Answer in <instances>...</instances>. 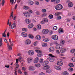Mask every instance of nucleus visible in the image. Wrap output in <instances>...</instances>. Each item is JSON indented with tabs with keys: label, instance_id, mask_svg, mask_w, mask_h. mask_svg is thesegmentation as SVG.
Returning <instances> with one entry per match:
<instances>
[{
	"label": "nucleus",
	"instance_id": "obj_1",
	"mask_svg": "<svg viewBox=\"0 0 75 75\" xmlns=\"http://www.w3.org/2000/svg\"><path fill=\"white\" fill-rule=\"evenodd\" d=\"M63 8V6L61 4L57 5L55 6V9L57 10H60Z\"/></svg>",
	"mask_w": 75,
	"mask_h": 75
},
{
	"label": "nucleus",
	"instance_id": "obj_2",
	"mask_svg": "<svg viewBox=\"0 0 75 75\" xmlns=\"http://www.w3.org/2000/svg\"><path fill=\"white\" fill-rule=\"evenodd\" d=\"M49 57H50L49 58V60L50 62H54V56L52 54H49Z\"/></svg>",
	"mask_w": 75,
	"mask_h": 75
},
{
	"label": "nucleus",
	"instance_id": "obj_3",
	"mask_svg": "<svg viewBox=\"0 0 75 75\" xmlns=\"http://www.w3.org/2000/svg\"><path fill=\"white\" fill-rule=\"evenodd\" d=\"M49 32V30L47 29H44L42 30V33L43 34H48Z\"/></svg>",
	"mask_w": 75,
	"mask_h": 75
},
{
	"label": "nucleus",
	"instance_id": "obj_4",
	"mask_svg": "<svg viewBox=\"0 0 75 75\" xmlns=\"http://www.w3.org/2000/svg\"><path fill=\"white\" fill-rule=\"evenodd\" d=\"M51 38L53 40H57L58 39V37L56 35H52Z\"/></svg>",
	"mask_w": 75,
	"mask_h": 75
},
{
	"label": "nucleus",
	"instance_id": "obj_5",
	"mask_svg": "<svg viewBox=\"0 0 75 75\" xmlns=\"http://www.w3.org/2000/svg\"><path fill=\"white\" fill-rule=\"evenodd\" d=\"M28 54L29 55L31 56L33 55L34 54V52L33 51V50H30L28 51Z\"/></svg>",
	"mask_w": 75,
	"mask_h": 75
},
{
	"label": "nucleus",
	"instance_id": "obj_6",
	"mask_svg": "<svg viewBox=\"0 0 75 75\" xmlns=\"http://www.w3.org/2000/svg\"><path fill=\"white\" fill-rule=\"evenodd\" d=\"M62 46L60 44H58L56 46L55 48L57 50H59L60 48H62Z\"/></svg>",
	"mask_w": 75,
	"mask_h": 75
},
{
	"label": "nucleus",
	"instance_id": "obj_7",
	"mask_svg": "<svg viewBox=\"0 0 75 75\" xmlns=\"http://www.w3.org/2000/svg\"><path fill=\"white\" fill-rule=\"evenodd\" d=\"M23 13L24 15L25 16V17H30V15H31V14L30 13H28V12L25 13Z\"/></svg>",
	"mask_w": 75,
	"mask_h": 75
},
{
	"label": "nucleus",
	"instance_id": "obj_8",
	"mask_svg": "<svg viewBox=\"0 0 75 75\" xmlns=\"http://www.w3.org/2000/svg\"><path fill=\"white\" fill-rule=\"evenodd\" d=\"M21 35L23 37H27V34L25 32H22L21 33Z\"/></svg>",
	"mask_w": 75,
	"mask_h": 75
},
{
	"label": "nucleus",
	"instance_id": "obj_9",
	"mask_svg": "<svg viewBox=\"0 0 75 75\" xmlns=\"http://www.w3.org/2000/svg\"><path fill=\"white\" fill-rule=\"evenodd\" d=\"M50 68V66L48 65H47L43 67V69L44 70H47V69H48Z\"/></svg>",
	"mask_w": 75,
	"mask_h": 75
},
{
	"label": "nucleus",
	"instance_id": "obj_10",
	"mask_svg": "<svg viewBox=\"0 0 75 75\" xmlns=\"http://www.w3.org/2000/svg\"><path fill=\"white\" fill-rule=\"evenodd\" d=\"M57 64L58 65H59V66H62L63 65L62 62L60 61H58L57 62Z\"/></svg>",
	"mask_w": 75,
	"mask_h": 75
},
{
	"label": "nucleus",
	"instance_id": "obj_11",
	"mask_svg": "<svg viewBox=\"0 0 75 75\" xmlns=\"http://www.w3.org/2000/svg\"><path fill=\"white\" fill-rule=\"evenodd\" d=\"M25 44H26V45L30 44H31V40L29 39L27 40L25 42Z\"/></svg>",
	"mask_w": 75,
	"mask_h": 75
},
{
	"label": "nucleus",
	"instance_id": "obj_12",
	"mask_svg": "<svg viewBox=\"0 0 75 75\" xmlns=\"http://www.w3.org/2000/svg\"><path fill=\"white\" fill-rule=\"evenodd\" d=\"M54 67L55 69L57 70H61V67L58 66H54Z\"/></svg>",
	"mask_w": 75,
	"mask_h": 75
},
{
	"label": "nucleus",
	"instance_id": "obj_13",
	"mask_svg": "<svg viewBox=\"0 0 75 75\" xmlns=\"http://www.w3.org/2000/svg\"><path fill=\"white\" fill-rule=\"evenodd\" d=\"M49 51L50 52H53L54 51V48L53 47H51L49 49Z\"/></svg>",
	"mask_w": 75,
	"mask_h": 75
},
{
	"label": "nucleus",
	"instance_id": "obj_14",
	"mask_svg": "<svg viewBox=\"0 0 75 75\" xmlns=\"http://www.w3.org/2000/svg\"><path fill=\"white\" fill-rule=\"evenodd\" d=\"M48 61H46L43 62L42 64V65L43 66H44V65H47L48 64Z\"/></svg>",
	"mask_w": 75,
	"mask_h": 75
},
{
	"label": "nucleus",
	"instance_id": "obj_15",
	"mask_svg": "<svg viewBox=\"0 0 75 75\" xmlns=\"http://www.w3.org/2000/svg\"><path fill=\"white\" fill-rule=\"evenodd\" d=\"M66 51V49L65 48H63L61 49L60 51L62 53H64Z\"/></svg>",
	"mask_w": 75,
	"mask_h": 75
},
{
	"label": "nucleus",
	"instance_id": "obj_16",
	"mask_svg": "<svg viewBox=\"0 0 75 75\" xmlns=\"http://www.w3.org/2000/svg\"><path fill=\"white\" fill-rule=\"evenodd\" d=\"M35 38L37 40H41V36L38 35L36 36Z\"/></svg>",
	"mask_w": 75,
	"mask_h": 75
},
{
	"label": "nucleus",
	"instance_id": "obj_17",
	"mask_svg": "<svg viewBox=\"0 0 75 75\" xmlns=\"http://www.w3.org/2000/svg\"><path fill=\"white\" fill-rule=\"evenodd\" d=\"M15 27H16V24L15 23H13L11 26V29H13Z\"/></svg>",
	"mask_w": 75,
	"mask_h": 75
},
{
	"label": "nucleus",
	"instance_id": "obj_18",
	"mask_svg": "<svg viewBox=\"0 0 75 75\" xmlns=\"http://www.w3.org/2000/svg\"><path fill=\"white\" fill-rule=\"evenodd\" d=\"M29 69L30 71H34L35 67L33 66H30L29 67Z\"/></svg>",
	"mask_w": 75,
	"mask_h": 75
},
{
	"label": "nucleus",
	"instance_id": "obj_19",
	"mask_svg": "<svg viewBox=\"0 0 75 75\" xmlns=\"http://www.w3.org/2000/svg\"><path fill=\"white\" fill-rule=\"evenodd\" d=\"M34 26V25L33 23H31L28 26V28H32L33 26Z\"/></svg>",
	"mask_w": 75,
	"mask_h": 75
},
{
	"label": "nucleus",
	"instance_id": "obj_20",
	"mask_svg": "<svg viewBox=\"0 0 75 75\" xmlns=\"http://www.w3.org/2000/svg\"><path fill=\"white\" fill-rule=\"evenodd\" d=\"M30 22L31 21H30V20H29L28 19H26V20L25 21V23H26V24H30Z\"/></svg>",
	"mask_w": 75,
	"mask_h": 75
},
{
	"label": "nucleus",
	"instance_id": "obj_21",
	"mask_svg": "<svg viewBox=\"0 0 75 75\" xmlns=\"http://www.w3.org/2000/svg\"><path fill=\"white\" fill-rule=\"evenodd\" d=\"M39 60V59H38V57H36L34 61V63L35 64L36 63H38V62Z\"/></svg>",
	"mask_w": 75,
	"mask_h": 75
},
{
	"label": "nucleus",
	"instance_id": "obj_22",
	"mask_svg": "<svg viewBox=\"0 0 75 75\" xmlns=\"http://www.w3.org/2000/svg\"><path fill=\"white\" fill-rule=\"evenodd\" d=\"M7 46L8 47L9 50H12V48L11 47V46L9 45V43L8 42H7Z\"/></svg>",
	"mask_w": 75,
	"mask_h": 75
},
{
	"label": "nucleus",
	"instance_id": "obj_23",
	"mask_svg": "<svg viewBox=\"0 0 75 75\" xmlns=\"http://www.w3.org/2000/svg\"><path fill=\"white\" fill-rule=\"evenodd\" d=\"M69 75V73L67 71H64L63 72V75Z\"/></svg>",
	"mask_w": 75,
	"mask_h": 75
},
{
	"label": "nucleus",
	"instance_id": "obj_24",
	"mask_svg": "<svg viewBox=\"0 0 75 75\" xmlns=\"http://www.w3.org/2000/svg\"><path fill=\"white\" fill-rule=\"evenodd\" d=\"M61 18V16H57L56 17V20H60Z\"/></svg>",
	"mask_w": 75,
	"mask_h": 75
},
{
	"label": "nucleus",
	"instance_id": "obj_25",
	"mask_svg": "<svg viewBox=\"0 0 75 75\" xmlns=\"http://www.w3.org/2000/svg\"><path fill=\"white\" fill-rule=\"evenodd\" d=\"M73 6V4H72V3L70 2V3H69L68 4V6L69 7H72V6Z\"/></svg>",
	"mask_w": 75,
	"mask_h": 75
},
{
	"label": "nucleus",
	"instance_id": "obj_26",
	"mask_svg": "<svg viewBox=\"0 0 75 75\" xmlns=\"http://www.w3.org/2000/svg\"><path fill=\"white\" fill-rule=\"evenodd\" d=\"M10 1L12 4H14L13 3H16V0H10Z\"/></svg>",
	"mask_w": 75,
	"mask_h": 75
},
{
	"label": "nucleus",
	"instance_id": "obj_27",
	"mask_svg": "<svg viewBox=\"0 0 75 75\" xmlns=\"http://www.w3.org/2000/svg\"><path fill=\"white\" fill-rule=\"evenodd\" d=\"M61 14V13L60 12H57L55 13L54 15L55 16H57V17H58V16H59Z\"/></svg>",
	"mask_w": 75,
	"mask_h": 75
},
{
	"label": "nucleus",
	"instance_id": "obj_28",
	"mask_svg": "<svg viewBox=\"0 0 75 75\" xmlns=\"http://www.w3.org/2000/svg\"><path fill=\"white\" fill-rule=\"evenodd\" d=\"M6 30H5V31L4 32V33L2 34V37H6V35H7V34H6Z\"/></svg>",
	"mask_w": 75,
	"mask_h": 75
},
{
	"label": "nucleus",
	"instance_id": "obj_29",
	"mask_svg": "<svg viewBox=\"0 0 75 75\" xmlns=\"http://www.w3.org/2000/svg\"><path fill=\"white\" fill-rule=\"evenodd\" d=\"M28 37L29 38H31L32 39L34 38V36H33V35L31 34H29L28 35Z\"/></svg>",
	"mask_w": 75,
	"mask_h": 75
},
{
	"label": "nucleus",
	"instance_id": "obj_30",
	"mask_svg": "<svg viewBox=\"0 0 75 75\" xmlns=\"http://www.w3.org/2000/svg\"><path fill=\"white\" fill-rule=\"evenodd\" d=\"M43 41L45 42H48L50 41V39L48 38H45L43 39Z\"/></svg>",
	"mask_w": 75,
	"mask_h": 75
},
{
	"label": "nucleus",
	"instance_id": "obj_31",
	"mask_svg": "<svg viewBox=\"0 0 75 75\" xmlns=\"http://www.w3.org/2000/svg\"><path fill=\"white\" fill-rule=\"evenodd\" d=\"M37 28L38 30H40L41 28V26L40 25H38L37 26Z\"/></svg>",
	"mask_w": 75,
	"mask_h": 75
},
{
	"label": "nucleus",
	"instance_id": "obj_32",
	"mask_svg": "<svg viewBox=\"0 0 75 75\" xmlns=\"http://www.w3.org/2000/svg\"><path fill=\"white\" fill-rule=\"evenodd\" d=\"M23 8L24 9H25V10H28V9H29V8H30L28 6H24L23 7Z\"/></svg>",
	"mask_w": 75,
	"mask_h": 75
},
{
	"label": "nucleus",
	"instance_id": "obj_33",
	"mask_svg": "<svg viewBox=\"0 0 75 75\" xmlns=\"http://www.w3.org/2000/svg\"><path fill=\"white\" fill-rule=\"evenodd\" d=\"M35 66L36 67H37L38 68V67H40V66H41V65H40V64H35Z\"/></svg>",
	"mask_w": 75,
	"mask_h": 75
},
{
	"label": "nucleus",
	"instance_id": "obj_34",
	"mask_svg": "<svg viewBox=\"0 0 75 75\" xmlns=\"http://www.w3.org/2000/svg\"><path fill=\"white\" fill-rule=\"evenodd\" d=\"M28 63H30L31 61H32V59L30 58H28Z\"/></svg>",
	"mask_w": 75,
	"mask_h": 75
},
{
	"label": "nucleus",
	"instance_id": "obj_35",
	"mask_svg": "<svg viewBox=\"0 0 75 75\" xmlns=\"http://www.w3.org/2000/svg\"><path fill=\"white\" fill-rule=\"evenodd\" d=\"M71 54H73L75 52V49H73L71 50Z\"/></svg>",
	"mask_w": 75,
	"mask_h": 75
},
{
	"label": "nucleus",
	"instance_id": "obj_36",
	"mask_svg": "<svg viewBox=\"0 0 75 75\" xmlns=\"http://www.w3.org/2000/svg\"><path fill=\"white\" fill-rule=\"evenodd\" d=\"M49 18L50 19H52L53 18V15L52 14L50 15L49 16Z\"/></svg>",
	"mask_w": 75,
	"mask_h": 75
},
{
	"label": "nucleus",
	"instance_id": "obj_37",
	"mask_svg": "<svg viewBox=\"0 0 75 75\" xmlns=\"http://www.w3.org/2000/svg\"><path fill=\"white\" fill-rule=\"evenodd\" d=\"M29 4L30 5H33L34 4V2L33 1H30L29 2Z\"/></svg>",
	"mask_w": 75,
	"mask_h": 75
},
{
	"label": "nucleus",
	"instance_id": "obj_38",
	"mask_svg": "<svg viewBox=\"0 0 75 75\" xmlns=\"http://www.w3.org/2000/svg\"><path fill=\"white\" fill-rule=\"evenodd\" d=\"M42 47H47V43H43L42 44Z\"/></svg>",
	"mask_w": 75,
	"mask_h": 75
},
{
	"label": "nucleus",
	"instance_id": "obj_39",
	"mask_svg": "<svg viewBox=\"0 0 75 75\" xmlns=\"http://www.w3.org/2000/svg\"><path fill=\"white\" fill-rule=\"evenodd\" d=\"M58 32L59 33H60V32L61 33H64V31H63V30L61 29V28H60L59 29V30Z\"/></svg>",
	"mask_w": 75,
	"mask_h": 75
},
{
	"label": "nucleus",
	"instance_id": "obj_40",
	"mask_svg": "<svg viewBox=\"0 0 75 75\" xmlns=\"http://www.w3.org/2000/svg\"><path fill=\"white\" fill-rule=\"evenodd\" d=\"M71 60L72 62H75V57H73L71 58Z\"/></svg>",
	"mask_w": 75,
	"mask_h": 75
},
{
	"label": "nucleus",
	"instance_id": "obj_41",
	"mask_svg": "<svg viewBox=\"0 0 75 75\" xmlns=\"http://www.w3.org/2000/svg\"><path fill=\"white\" fill-rule=\"evenodd\" d=\"M69 67H74V64H73V63H70L69 64Z\"/></svg>",
	"mask_w": 75,
	"mask_h": 75
},
{
	"label": "nucleus",
	"instance_id": "obj_42",
	"mask_svg": "<svg viewBox=\"0 0 75 75\" xmlns=\"http://www.w3.org/2000/svg\"><path fill=\"white\" fill-rule=\"evenodd\" d=\"M46 72L48 73V74H50V73L52 72V71L51 70H48L46 71Z\"/></svg>",
	"mask_w": 75,
	"mask_h": 75
},
{
	"label": "nucleus",
	"instance_id": "obj_43",
	"mask_svg": "<svg viewBox=\"0 0 75 75\" xmlns=\"http://www.w3.org/2000/svg\"><path fill=\"white\" fill-rule=\"evenodd\" d=\"M69 71L70 72H71V71H74V69L71 67H70L69 68Z\"/></svg>",
	"mask_w": 75,
	"mask_h": 75
},
{
	"label": "nucleus",
	"instance_id": "obj_44",
	"mask_svg": "<svg viewBox=\"0 0 75 75\" xmlns=\"http://www.w3.org/2000/svg\"><path fill=\"white\" fill-rule=\"evenodd\" d=\"M22 30L23 31L27 32L28 31V30L27 28H23Z\"/></svg>",
	"mask_w": 75,
	"mask_h": 75
},
{
	"label": "nucleus",
	"instance_id": "obj_45",
	"mask_svg": "<svg viewBox=\"0 0 75 75\" xmlns=\"http://www.w3.org/2000/svg\"><path fill=\"white\" fill-rule=\"evenodd\" d=\"M60 0H56L55 2V4H58V3H59Z\"/></svg>",
	"mask_w": 75,
	"mask_h": 75
},
{
	"label": "nucleus",
	"instance_id": "obj_46",
	"mask_svg": "<svg viewBox=\"0 0 75 75\" xmlns=\"http://www.w3.org/2000/svg\"><path fill=\"white\" fill-rule=\"evenodd\" d=\"M60 42L62 44H64L65 43V41L64 40H61Z\"/></svg>",
	"mask_w": 75,
	"mask_h": 75
},
{
	"label": "nucleus",
	"instance_id": "obj_47",
	"mask_svg": "<svg viewBox=\"0 0 75 75\" xmlns=\"http://www.w3.org/2000/svg\"><path fill=\"white\" fill-rule=\"evenodd\" d=\"M53 29L54 30H57L58 29V28L57 27L55 26L53 27Z\"/></svg>",
	"mask_w": 75,
	"mask_h": 75
},
{
	"label": "nucleus",
	"instance_id": "obj_48",
	"mask_svg": "<svg viewBox=\"0 0 75 75\" xmlns=\"http://www.w3.org/2000/svg\"><path fill=\"white\" fill-rule=\"evenodd\" d=\"M38 57H42V54H40V53H38L37 54Z\"/></svg>",
	"mask_w": 75,
	"mask_h": 75
},
{
	"label": "nucleus",
	"instance_id": "obj_49",
	"mask_svg": "<svg viewBox=\"0 0 75 75\" xmlns=\"http://www.w3.org/2000/svg\"><path fill=\"white\" fill-rule=\"evenodd\" d=\"M43 21H44V22H45V23H47V22L48 21V19H47V18H45Z\"/></svg>",
	"mask_w": 75,
	"mask_h": 75
},
{
	"label": "nucleus",
	"instance_id": "obj_50",
	"mask_svg": "<svg viewBox=\"0 0 75 75\" xmlns=\"http://www.w3.org/2000/svg\"><path fill=\"white\" fill-rule=\"evenodd\" d=\"M28 11V13H30H30H33V11L31 9L29 10Z\"/></svg>",
	"mask_w": 75,
	"mask_h": 75
},
{
	"label": "nucleus",
	"instance_id": "obj_51",
	"mask_svg": "<svg viewBox=\"0 0 75 75\" xmlns=\"http://www.w3.org/2000/svg\"><path fill=\"white\" fill-rule=\"evenodd\" d=\"M35 51L36 52H39V53H41V52L40 50H35Z\"/></svg>",
	"mask_w": 75,
	"mask_h": 75
},
{
	"label": "nucleus",
	"instance_id": "obj_52",
	"mask_svg": "<svg viewBox=\"0 0 75 75\" xmlns=\"http://www.w3.org/2000/svg\"><path fill=\"white\" fill-rule=\"evenodd\" d=\"M36 14L37 15H39L40 14V12L39 11H37Z\"/></svg>",
	"mask_w": 75,
	"mask_h": 75
},
{
	"label": "nucleus",
	"instance_id": "obj_53",
	"mask_svg": "<svg viewBox=\"0 0 75 75\" xmlns=\"http://www.w3.org/2000/svg\"><path fill=\"white\" fill-rule=\"evenodd\" d=\"M56 52L57 54H59L60 53V52H59V51L58 50H56Z\"/></svg>",
	"mask_w": 75,
	"mask_h": 75
},
{
	"label": "nucleus",
	"instance_id": "obj_54",
	"mask_svg": "<svg viewBox=\"0 0 75 75\" xmlns=\"http://www.w3.org/2000/svg\"><path fill=\"white\" fill-rule=\"evenodd\" d=\"M42 11L43 13H45V12H46V10L45 9H42Z\"/></svg>",
	"mask_w": 75,
	"mask_h": 75
},
{
	"label": "nucleus",
	"instance_id": "obj_55",
	"mask_svg": "<svg viewBox=\"0 0 75 75\" xmlns=\"http://www.w3.org/2000/svg\"><path fill=\"white\" fill-rule=\"evenodd\" d=\"M4 3H5L4 0H2V4L3 6H4Z\"/></svg>",
	"mask_w": 75,
	"mask_h": 75
},
{
	"label": "nucleus",
	"instance_id": "obj_56",
	"mask_svg": "<svg viewBox=\"0 0 75 75\" xmlns=\"http://www.w3.org/2000/svg\"><path fill=\"white\" fill-rule=\"evenodd\" d=\"M39 75H45V74L44 73L41 72L40 74Z\"/></svg>",
	"mask_w": 75,
	"mask_h": 75
},
{
	"label": "nucleus",
	"instance_id": "obj_57",
	"mask_svg": "<svg viewBox=\"0 0 75 75\" xmlns=\"http://www.w3.org/2000/svg\"><path fill=\"white\" fill-rule=\"evenodd\" d=\"M22 70L24 71H25V67H23L22 68Z\"/></svg>",
	"mask_w": 75,
	"mask_h": 75
},
{
	"label": "nucleus",
	"instance_id": "obj_58",
	"mask_svg": "<svg viewBox=\"0 0 75 75\" xmlns=\"http://www.w3.org/2000/svg\"><path fill=\"white\" fill-rule=\"evenodd\" d=\"M35 4L36 5H38L40 4V2L38 1H36L35 2Z\"/></svg>",
	"mask_w": 75,
	"mask_h": 75
},
{
	"label": "nucleus",
	"instance_id": "obj_59",
	"mask_svg": "<svg viewBox=\"0 0 75 75\" xmlns=\"http://www.w3.org/2000/svg\"><path fill=\"white\" fill-rule=\"evenodd\" d=\"M41 24H45V22L44 20H43L40 22Z\"/></svg>",
	"mask_w": 75,
	"mask_h": 75
},
{
	"label": "nucleus",
	"instance_id": "obj_60",
	"mask_svg": "<svg viewBox=\"0 0 75 75\" xmlns=\"http://www.w3.org/2000/svg\"><path fill=\"white\" fill-rule=\"evenodd\" d=\"M47 15V14L46 13H43L42 14V17H44L45 16H46Z\"/></svg>",
	"mask_w": 75,
	"mask_h": 75
},
{
	"label": "nucleus",
	"instance_id": "obj_61",
	"mask_svg": "<svg viewBox=\"0 0 75 75\" xmlns=\"http://www.w3.org/2000/svg\"><path fill=\"white\" fill-rule=\"evenodd\" d=\"M5 67H6V68H8L10 67V65H5Z\"/></svg>",
	"mask_w": 75,
	"mask_h": 75
},
{
	"label": "nucleus",
	"instance_id": "obj_62",
	"mask_svg": "<svg viewBox=\"0 0 75 75\" xmlns=\"http://www.w3.org/2000/svg\"><path fill=\"white\" fill-rule=\"evenodd\" d=\"M43 61V59H40V62L41 63H42Z\"/></svg>",
	"mask_w": 75,
	"mask_h": 75
},
{
	"label": "nucleus",
	"instance_id": "obj_63",
	"mask_svg": "<svg viewBox=\"0 0 75 75\" xmlns=\"http://www.w3.org/2000/svg\"><path fill=\"white\" fill-rule=\"evenodd\" d=\"M15 65L16 66V68H17L18 67V64H15Z\"/></svg>",
	"mask_w": 75,
	"mask_h": 75
},
{
	"label": "nucleus",
	"instance_id": "obj_64",
	"mask_svg": "<svg viewBox=\"0 0 75 75\" xmlns=\"http://www.w3.org/2000/svg\"><path fill=\"white\" fill-rule=\"evenodd\" d=\"M18 72L19 74H22V72H21V71H20V70H18Z\"/></svg>",
	"mask_w": 75,
	"mask_h": 75
}]
</instances>
